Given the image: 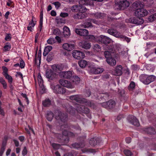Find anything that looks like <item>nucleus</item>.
I'll return each instance as SVG.
<instances>
[{"mask_svg":"<svg viewBox=\"0 0 156 156\" xmlns=\"http://www.w3.org/2000/svg\"><path fill=\"white\" fill-rule=\"evenodd\" d=\"M141 1L135 2L133 4V8L135 9L134 15L138 17H142L148 14L147 11L143 8L144 5H150L153 3V0H141Z\"/></svg>","mask_w":156,"mask_h":156,"instance_id":"obj_1","label":"nucleus"},{"mask_svg":"<svg viewBox=\"0 0 156 156\" xmlns=\"http://www.w3.org/2000/svg\"><path fill=\"white\" fill-rule=\"evenodd\" d=\"M69 99L72 101H74L80 103H85V105L90 107H93V105L90 101H87L84 98L80 97L78 95H74L70 96Z\"/></svg>","mask_w":156,"mask_h":156,"instance_id":"obj_2","label":"nucleus"},{"mask_svg":"<svg viewBox=\"0 0 156 156\" xmlns=\"http://www.w3.org/2000/svg\"><path fill=\"white\" fill-rule=\"evenodd\" d=\"M108 32L109 34L114 36L116 37L120 38L125 40L127 42H130V39L125 36L121 34L117 30L112 29H109L108 30Z\"/></svg>","mask_w":156,"mask_h":156,"instance_id":"obj_3","label":"nucleus"},{"mask_svg":"<svg viewBox=\"0 0 156 156\" xmlns=\"http://www.w3.org/2000/svg\"><path fill=\"white\" fill-rule=\"evenodd\" d=\"M140 78L144 83L145 84H148L154 81L156 79V77L153 75H142L140 76Z\"/></svg>","mask_w":156,"mask_h":156,"instance_id":"obj_4","label":"nucleus"},{"mask_svg":"<svg viewBox=\"0 0 156 156\" xmlns=\"http://www.w3.org/2000/svg\"><path fill=\"white\" fill-rule=\"evenodd\" d=\"M51 87L53 92L55 93L63 94L66 91L65 88L62 87L58 84L55 85L52 83L51 85Z\"/></svg>","mask_w":156,"mask_h":156,"instance_id":"obj_5","label":"nucleus"},{"mask_svg":"<svg viewBox=\"0 0 156 156\" xmlns=\"http://www.w3.org/2000/svg\"><path fill=\"white\" fill-rule=\"evenodd\" d=\"M72 54L74 58L78 59L83 58L85 57V54L83 53L78 50L73 51Z\"/></svg>","mask_w":156,"mask_h":156,"instance_id":"obj_6","label":"nucleus"},{"mask_svg":"<svg viewBox=\"0 0 156 156\" xmlns=\"http://www.w3.org/2000/svg\"><path fill=\"white\" fill-rule=\"evenodd\" d=\"M59 83L62 86L68 88H73L74 87L73 84L64 79L60 80Z\"/></svg>","mask_w":156,"mask_h":156,"instance_id":"obj_7","label":"nucleus"},{"mask_svg":"<svg viewBox=\"0 0 156 156\" xmlns=\"http://www.w3.org/2000/svg\"><path fill=\"white\" fill-rule=\"evenodd\" d=\"M97 38L98 41L105 44L109 43L111 41L108 37L102 35L97 37Z\"/></svg>","mask_w":156,"mask_h":156,"instance_id":"obj_8","label":"nucleus"},{"mask_svg":"<svg viewBox=\"0 0 156 156\" xmlns=\"http://www.w3.org/2000/svg\"><path fill=\"white\" fill-rule=\"evenodd\" d=\"M58 115L56 116L55 118L57 120H58L59 122H64L65 119L67 118V116L64 114H62L60 112H58L56 113Z\"/></svg>","mask_w":156,"mask_h":156,"instance_id":"obj_9","label":"nucleus"},{"mask_svg":"<svg viewBox=\"0 0 156 156\" xmlns=\"http://www.w3.org/2000/svg\"><path fill=\"white\" fill-rule=\"evenodd\" d=\"M73 72L72 71L61 72L59 73V75L61 77L66 79H70L72 77Z\"/></svg>","mask_w":156,"mask_h":156,"instance_id":"obj_10","label":"nucleus"},{"mask_svg":"<svg viewBox=\"0 0 156 156\" xmlns=\"http://www.w3.org/2000/svg\"><path fill=\"white\" fill-rule=\"evenodd\" d=\"M123 67L122 66L120 65H117L116 66L114 71L113 72V75L120 76L122 74Z\"/></svg>","mask_w":156,"mask_h":156,"instance_id":"obj_11","label":"nucleus"},{"mask_svg":"<svg viewBox=\"0 0 156 156\" xmlns=\"http://www.w3.org/2000/svg\"><path fill=\"white\" fill-rule=\"evenodd\" d=\"M129 21L130 23L138 25L141 24L144 22L143 19L139 17L130 18L129 19Z\"/></svg>","mask_w":156,"mask_h":156,"instance_id":"obj_12","label":"nucleus"},{"mask_svg":"<svg viewBox=\"0 0 156 156\" xmlns=\"http://www.w3.org/2000/svg\"><path fill=\"white\" fill-rule=\"evenodd\" d=\"M85 12H83V11L79 12L78 13L74 14L73 17L75 19H83L87 17V15Z\"/></svg>","mask_w":156,"mask_h":156,"instance_id":"obj_13","label":"nucleus"},{"mask_svg":"<svg viewBox=\"0 0 156 156\" xmlns=\"http://www.w3.org/2000/svg\"><path fill=\"white\" fill-rule=\"evenodd\" d=\"M75 31L77 34L81 36H87L88 34V31L85 29H76Z\"/></svg>","mask_w":156,"mask_h":156,"instance_id":"obj_14","label":"nucleus"},{"mask_svg":"<svg viewBox=\"0 0 156 156\" xmlns=\"http://www.w3.org/2000/svg\"><path fill=\"white\" fill-rule=\"evenodd\" d=\"M81 6L79 5H74L71 8V10L75 12L78 11L80 12L83 11V12H86L87 11V9L86 7H83V9L81 7Z\"/></svg>","mask_w":156,"mask_h":156,"instance_id":"obj_15","label":"nucleus"},{"mask_svg":"<svg viewBox=\"0 0 156 156\" xmlns=\"http://www.w3.org/2000/svg\"><path fill=\"white\" fill-rule=\"evenodd\" d=\"M128 121L131 124L136 126H138L140 125L138 120L134 116H131L128 119Z\"/></svg>","mask_w":156,"mask_h":156,"instance_id":"obj_16","label":"nucleus"},{"mask_svg":"<svg viewBox=\"0 0 156 156\" xmlns=\"http://www.w3.org/2000/svg\"><path fill=\"white\" fill-rule=\"evenodd\" d=\"M80 46L83 48L85 49H90L91 47V44L86 41H83L79 43Z\"/></svg>","mask_w":156,"mask_h":156,"instance_id":"obj_17","label":"nucleus"},{"mask_svg":"<svg viewBox=\"0 0 156 156\" xmlns=\"http://www.w3.org/2000/svg\"><path fill=\"white\" fill-rule=\"evenodd\" d=\"M74 45L71 43H66L63 44V48L67 51H70L74 48Z\"/></svg>","mask_w":156,"mask_h":156,"instance_id":"obj_18","label":"nucleus"},{"mask_svg":"<svg viewBox=\"0 0 156 156\" xmlns=\"http://www.w3.org/2000/svg\"><path fill=\"white\" fill-rule=\"evenodd\" d=\"M54 73L51 69H48L46 72V76L47 78L52 80L54 77Z\"/></svg>","mask_w":156,"mask_h":156,"instance_id":"obj_19","label":"nucleus"},{"mask_svg":"<svg viewBox=\"0 0 156 156\" xmlns=\"http://www.w3.org/2000/svg\"><path fill=\"white\" fill-rule=\"evenodd\" d=\"M122 1L121 0H115L114 8L115 9H122Z\"/></svg>","mask_w":156,"mask_h":156,"instance_id":"obj_20","label":"nucleus"},{"mask_svg":"<svg viewBox=\"0 0 156 156\" xmlns=\"http://www.w3.org/2000/svg\"><path fill=\"white\" fill-rule=\"evenodd\" d=\"M106 60L108 63L112 66H114L116 65V61L113 58L110 57L107 59Z\"/></svg>","mask_w":156,"mask_h":156,"instance_id":"obj_21","label":"nucleus"},{"mask_svg":"<svg viewBox=\"0 0 156 156\" xmlns=\"http://www.w3.org/2000/svg\"><path fill=\"white\" fill-rule=\"evenodd\" d=\"M90 1L89 0H80L79 1V4L82 7L83 9V7H85L84 6L90 4Z\"/></svg>","mask_w":156,"mask_h":156,"instance_id":"obj_22","label":"nucleus"},{"mask_svg":"<svg viewBox=\"0 0 156 156\" xmlns=\"http://www.w3.org/2000/svg\"><path fill=\"white\" fill-rule=\"evenodd\" d=\"M71 80L72 82L73 83H71V84H73V85L74 86V84H77L79 83L80 79L78 76H74L72 77Z\"/></svg>","mask_w":156,"mask_h":156,"instance_id":"obj_23","label":"nucleus"},{"mask_svg":"<svg viewBox=\"0 0 156 156\" xmlns=\"http://www.w3.org/2000/svg\"><path fill=\"white\" fill-rule=\"evenodd\" d=\"M96 67L93 64L91 65L88 67V72L90 74H94L95 71Z\"/></svg>","mask_w":156,"mask_h":156,"instance_id":"obj_24","label":"nucleus"},{"mask_svg":"<svg viewBox=\"0 0 156 156\" xmlns=\"http://www.w3.org/2000/svg\"><path fill=\"white\" fill-rule=\"evenodd\" d=\"M37 80L39 86L41 87H43V80L40 73L37 75Z\"/></svg>","mask_w":156,"mask_h":156,"instance_id":"obj_25","label":"nucleus"},{"mask_svg":"<svg viewBox=\"0 0 156 156\" xmlns=\"http://www.w3.org/2000/svg\"><path fill=\"white\" fill-rule=\"evenodd\" d=\"M78 64L81 68H84L87 65V62L85 60H82L79 61Z\"/></svg>","mask_w":156,"mask_h":156,"instance_id":"obj_26","label":"nucleus"},{"mask_svg":"<svg viewBox=\"0 0 156 156\" xmlns=\"http://www.w3.org/2000/svg\"><path fill=\"white\" fill-rule=\"evenodd\" d=\"M63 34L65 37L69 36L70 34L69 29V28L66 27H63Z\"/></svg>","mask_w":156,"mask_h":156,"instance_id":"obj_27","label":"nucleus"},{"mask_svg":"<svg viewBox=\"0 0 156 156\" xmlns=\"http://www.w3.org/2000/svg\"><path fill=\"white\" fill-rule=\"evenodd\" d=\"M52 49V47L51 46H48L45 47L43 53V55L46 56Z\"/></svg>","mask_w":156,"mask_h":156,"instance_id":"obj_28","label":"nucleus"},{"mask_svg":"<svg viewBox=\"0 0 156 156\" xmlns=\"http://www.w3.org/2000/svg\"><path fill=\"white\" fill-rule=\"evenodd\" d=\"M43 13L42 12H41L40 20L39 30L41 31L43 26Z\"/></svg>","mask_w":156,"mask_h":156,"instance_id":"obj_29","label":"nucleus"},{"mask_svg":"<svg viewBox=\"0 0 156 156\" xmlns=\"http://www.w3.org/2000/svg\"><path fill=\"white\" fill-rule=\"evenodd\" d=\"M122 9L126 8L129 5L130 3L127 0H124L122 1Z\"/></svg>","mask_w":156,"mask_h":156,"instance_id":"obj_30","label":"nucleus"},{"mask_svg":"<svg viewBox=\"0 0 156 156\" xmlns=\"http://www.w3.org/2000/svg\"><path fill=\"white\" fill-rule=\"evenodd\" d=\"M108 109H111L113 108L115 105V101L112 100H110L108 101Z\"/></svg>","mask_w":156,"mask_h":156,"instance_id":"obj_31","label":"nucleus"},{"mask_svg":"<svg viewBox=\"0 0 156 156\" xmlns=\"http://www.w3.org/2000/svg\"><path fill=\"white\" fill-rule=\"evenodd\" d=\"M41 53H38L37 57L36 58H35V63L37 65H38H38H39L41 63Z\"/></svg>","mask_w":156,"mask_h":156,"instance_id":"obj_32","label":"nucleus"},{"mask_svg":"<svg viewBox=\"0 0 156 156\" xmlns=\"http://www.w3.org/2000/svg\"><path fill=\"white\" fill-rule=\"evenodd\" d=\"M144 131L145 133H153L154 131V129L151 127L145 128L144 130Z\"/></svg>","mask_w":156,"mask_h":156,"instance_id":"obj_33","label":"nucleus"},{"mask_svg":"<svg viewBox=\"0 0 156 156\" xmlns=\"http://www.w3.org/2000/svg\"><path fill=\"white\" fill-rule=\"evenodd\" d=\"M0 82L2 85L3 88L6 89L7 87V83L4 79L1 77H0Z\"/></svg>","mask_w":156,"mask_h":156,"instance_id":"obj_34","label":"nucleus"},{"mask_svg":"<svg viewBox=\"0 0 156 156\" xmlns=\"http://www.w3.org/2000/svg\"><path fill=\"white\" fill-rule=\"evenodd\" d=\"M93 48L95 52H99L101 50V47L98 44H94L93 46Z\"/></svg>","mask_w":156,"mask_h":156,"instance_id":"obj_35","label":"nucleus"},{"mask_svg":"<svg viewBox=\"0 0 156 156\" xmlns=\"http://www.w3.org/2000/svg\"><path fill=\"white\" fill-rule=\"evenodd\" d=\"M148 21L152 22L156 20V13L150 16L148 18Z\"/></svg>","mask_w":156,"mask_h":156,"instance_id":"obj_36","label":"nucleus"},{"mask_svg":"<svg viewBox=\"0 0 156 156\" xmlns=\"http://www.w3.org/2000/svg\"><path fill=\"white\" fill-rule=\"evenodd\" d=\"M42 104L44 106H48L51 104V101L49 99H46L43 101Z\"/></svg>","mask_w":156,"mask_h":156,"instance_id":"obj_37","label":"nucleus"},{"mask_svg":"<svg viewBox=\"0 0 156 156\" xmlns=\"http://www.w3.org/2000/svg\"><path fill=\"white\" fill-rule=\"evenodd\" d=\"M151 31L148 30L145 32L144 34V38L145 40L150 39Z\"/></svg>","mask_w":156,"mask_h":156,"instance_id":"obj_38","label":"nucleus"},{"mask_svg":"<svg viewBox=\"0 0 156 156\" xmlns=\"http://www.w3.org/2000/svg\"><path fill=\"white\" fill-rule=\"evenodd\" d=\"M53 117V115L52 112H50L48 113L47 115V119L49 121H51Z\"/></svg>","mask_w":156,"mask_h":156,"instance_id":"obj_39","label":"nucleus"},{"mask_svg":"<svg viewBox=\"0 0 156 156\" xmlns=\"http://www.w3.org/2000/svg\"><path fill=\"white\" fill-rule=\"evenodd\" d=\"M104 70L102 68L96 67L95 71H94V74H98L102 73Z\"/></svg>","mask_w":156,"mask_h":156,"instance_id":"obj_40","label":"nucleus"},{"mask_svg":"<svg viewBox=\"0 0 156 156\" xmlns=\"http://www.w3.org/2000/svg\"><path fill=\"white\" fill-rule=\"evenodd\" d=\"M6 79L8 80L9 82L11 84L12 82V77L9 74L5 75L4 76Z\"/></svg>","mask_w":156,"mask_h":156,"instance_id":"obj_41","label":"nucleus"},{"mask_svg":"<svg viewBox=\"0 0 156 156\" xmlns=\"http://www.w3.org/2000/svg\"><path fill=\"white\" fill-rule=\"evenodd\" d=\"M5 51H9L11 48V45L9 43H7L4 47Z\"/></svg>","mask_w":156,"mask_h":156,"instance_id":"obj_42","label":"nucleus"},{"mask_svg":"<svg viewBox=\"0 0 156 156\" xmlns=\"http://www.w3.org/2000/svg\"><path fill=\"white\" fill-rule=\"evenodd\" d=\"M3 69L2 74L4 76L8 74V69L7 67L5 66H3L2 67Z\"/></svg>","mask_w":156,"mask_h":156,"instance_id":"obj_43","label":"nucleus"},{"mask_svg":"<svg viewBox=\"0 0 156 156\" xmlns=\"http://www.w3.org/2000/svg\"><path fill=\"white\" fill-rule=\"evenodd\" d=\"M47 42L48 44H52L55 43V41L54 38H50L47 41Z\"/></svg>","mask_w":156,"mask_h":156,"instance_id":"obj_44","label":"nucleus"},{"mask_svg":"<svg viewBox=\"0 0 156 156\" xmlns=\"http://www.w3.org/2000/svg\"><path fill=\"white\" fill-rule=\"evenodd\" d=\"M124 152L126 156H131L132 154L131 152L128 150H124Z\"/></svg>","mask_w":156,"mask_h":156,"instance_id":"obj_45","label":"nucleus"},{"mask_svg":"<svg viewBox=\"0 0 156 156\" xmlns=\"http://www.w3.org/2000/svg\"><path fill=\"white\" fill-rule=\"evenodd\" d=\"M135 86V83L133 82H131L129 87V89L130 90H132L133 89Z\"/></svg>","mask_w":156,"mask_h":156,"instance_id":"obj_46","label":"nucleus"},{"mask_svg":"<svg viewBox=\"0 0 156 156\" xmlns=\"http://www.w3.org/2000/svg\"><path fill=\"white\" fill-rule=\"evenodd\" d=\"M57 66V65H54L52 66L51 68L54 71L59 73V72H58Z\"/></svg>","mask_w":156,"mask_h":156,"instance_id":"obj_47","label":"nucleus"},{"mask_svg":"<svg viewBox=\"0 0 156 156\" xmlns=\"http://www.w3.org/2000/svg\"><path fill=\"white\" fill-rule=\"evenodd\" d=\"M89 143L92 146H94L97 144L96 140L94 138H92L89 141Z\"/></svg>","mask_w":156,"mask_h":156,"instance_id":"obj_48","label":"nucleus"},{"mask_svg":"<svg viewBox=\"0 0 156 156\" xmlns=\"http://www.w3.org/2000/svg\"><path fill=\"white\" fill-rule=\"evenodd\" d=\"M104 55L106 59L111 57V53L109 51H105L104 52Z\"/></svg>","mask_w":156,"mask_h":156,"instance_id":"obj_49","label":"nucleus"},{"mask_svg":"<svg viewBox=\"0 0 156 156\" xmlns=\"http://www.w3.org/2000/svg\"><path fill=\"white\" fill-rule=\"evenodd\" d=\"M52 4L55 6V7L56 9H58L61 5L60 3L58 2H53Z\"/></svg>","mask_w":156,"mask_h":156,"instance_id":"obj_50","label":"nucleus"},{"mask_svg":"<svg viewBox=\"0 0 156 156\" xmlns=\"http://www.w3.org/2000/svg\"><path fill=\"white\" fill-rule=\"evenodd\" d=\"M81 26L82 27L83 26V25H81ZM91 26V23L90 22H87L86 23H84V28H88L89 27H90Z\"/></svg>","mask_w":156,"mask_h":156,"instance_id":"obj_51","label":"nucleus"},{"mask_svg":"<svg viewBox=\"0 0 156 156\" xmlns=\"http://www.w3.org/2000/svg\"><path fill=\"white\" fill-rule=\"evenodd\" d=\"M52 146L53 148L55 149H58L60 148V145L59 144L55 143H53Z\"/></svg>","mask_w":156,"mask_h":156,"instance_id":"obj_52","label":"nucleus"},{"mask_svg":"<svg viewBox=\"0 0 156 156\" xmlns=\"http://www.w3.org/2000/svg\"><path fill=\"white\" fill-rule=\"evenodd\" d=\"M27 153V148L26 147H24L22 151V154L23 156H25Z\"/></svg>","mask_w":156,"mask_h":156,"instance_id":"obj_53","label":"nucleus"},{"mask_svg":"<svg viewBox=\"0 0 156 156\" xmlns=\"http://www.w3.org/2000/svg\"><path fill=\"white\" fill-rule=\"evenodd\" d=\"M11 38V35L9 34H6L5 38V40L7 41H9Z\"/></svg>","mask_w":156,"mask_h":156,"instance_id":"obj_54","label":"nucleus"},{"mask_svg":"<svg viewBox=\"0 0 156 156\" xmlns=\"http://www.w3.org/2000/svg\"><path fill=\"white\" fill-rule=\"evenodd\" d=\"M20 67L21 68L23 69L25 67V63L23 60H21L20 61Z\"/></svg>","mask_w":156,"mask_h":156,"instance_id":"obj_55","label":"nucleus"},{"mask_svg":"<svg viewBox=\"0 0 156 156\" xmlns=\"http://www.w3.org/2000/svg\"><path fill=\"white\" fill-rule=\"evenodd\" d=\"M108 101L104 102L102 103L101 104L102 106L104 107L105 108H107V109H108Z\"/></svg>","mask_w":156,"mask_h":156,"instance_id":"obj_56","label":"nucleus"},{"mask_svg":"<svg viewBox=\"0 0 156 156\" xmlns=\"http://www.w3.org/2000/svg\"><path fill=\"white\" fill-rule=\"evenodd\" d=\"M147 69L150 71L153 72L154 69L152 66L151 64H148L147 67Z\"/></svg>","mask_w":156,"mask_h":156,"instance_id":"obj_57","label":"nucleus"},{"mask_svg":"<svg viewBox=\"0 0 156 156\" xmlns=\"http://www.w3.org/2000/svg\"><path fill=\"white\" fill-rule=\"evenodd\" d=\"M36 23V22H34L33 19H32L31 21V22H30L29 25L30 26H31L32 27H33L35 25Z\"/></svg>","mask_w":156,"mask_h":156,"instance_id":"obj_58","label":"nucleus"},{"mask_svg":"<svg viewBox=\"0 0 156 156\" xmlns=\"http://www.w3.org/2000/svg\"><path fill=\"white\" fill-rule=\"evenodd\" d=\"M102 15V14L101 13H96L94 14V17L96 18H100Z\"/></svg>","mask_w":156,"mask_h":156,"instance_id":"obj_59","label":"nucleus"},{"mask_svg":"<svg viewBox=\"0 0 156 156\" xmlns=\"http://www.w3.org/2000/svg\"><path fill=\"white\" fill-rule=\"evenodd\" d=\"M68 14L66 12H61L60 14V16L62 17H66L68 16Z\"/></svg>","mask_w":156,"mask_h":156,"instance_id":"obj_60","label":"nucleus"},{"mask_svg":"<svg viewBox=\"0 0 156 156\" xmlns=\"http://www.w3.org/2000/svg\"><path fill=\"white\" fill-rule=\"evenodd\" d=\"M58 72L63 70L64 67L62 65H57Z\"/></svg>","mask_w":156,"mask_h":156,"instance_id":"obj_61","label":"nucleus"},{"mask_svg":"<svg viewBox=\"0 0 156 156\" xmlns=\"http://www.w3.org/2000/svg\"><path fill=\"white\" fill-rule=\"evenodd\" d=\"M74 110V109L71 106L69 107L67 109L68 111L70 113L73 112Z\"/></svg>","mask_w":156,"mask_h":156,"instance_id":"obj_62","label":"nucleus"},{"mask_svg":"<svg viewBox=\"0 0 156 156\" xmlns=\"http://www.w3.org/2000/svg\"><path fill=\"white\" fill-rule=\"evenodd\" d=\"M4 147H2L0 151V156H2L5 151Z\"/></svg>","mask_w":156,"mask_h":156,"instance_id":"obj_63","label":"nucleus"},{"mask_svg":"<svg viewBox=\"0 0 156 156\" xmlns=\"http://www.w3.org/2000/svg\"><path fill=\"white\" fill-rule=\"evenodd\" d=\"M156 37V35L151 32L150 39H154Z\"/></svg>","mask_w":156,"mask_h":156,"instance_id":"obj_64","label":"nucleus"}]
</instances>
